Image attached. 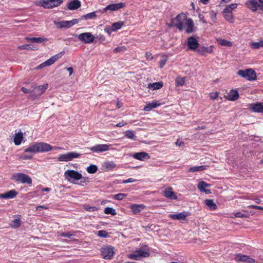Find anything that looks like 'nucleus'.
Here are the masks:
<instances>
[{
  "mask_svg": "<svg viewBox=\"0 0 263 263\" xmlns=\"http://www.w3.org/2000/svg\"><path fill=\"white\" fill-rule=\"evenodd\" d=\"M150 255V250L148 247L146 245L142 246L138 249L133 252V253L127 255L128 258L135 260H140L142 258L149 257Z\"/></svg>",
  "mask_w": 263,
  "mask_h": 263,
  "instance_id": "obj_1",
  "label": "nucleus"
},
{
  "mask_svg": "<svg viewBox=\"0 0 263 263\" xmlns=\"http://www.w3.org/2000/svg\"><path fill=\"white\" fill-rule=\"evenodd\" d=\"M64 177L68 182L77 184V181L83 178L82 175L77 171L68 170L64 172Z\"/></svg>",
  "mask_w": 263,
  "mask_h": 263,
  "instance_id": "obj_2",
  "label": "nucleus"
},
{
  "mask_svg": "<svg viewBox=\"0 0 263 263\" xmlns=\"http://www.w3.org/2000/svg\"><path fill=\"white\" fill-rule=\"evenodd\" d=\"M62 3V0H40L35 2V4L45 9H51L60 6Z\"/></svg>",
  "mask_w": 263,
  "mask_h": 263,
  "instance_id": "obj_3",
  "label": "nucleus"
},
{
  "mask_svg": "<svg viewBox=\"0 0 263 263\" xmlns=\"http://www.w3.org/2000/svg\"><path fill=\"white\" fill-rule=\"evenodd\" d=\"M186 16L184 14H179L172 20V26L176 27L180 31H182L184 28V22Z\"/></svg>",
  "mask_w": 263,
  "mask_h": 263,
  "instance_id": "obj_4",
  "label": "nucleus"
},
{
  "mask_svg": "<svg viewBox=\"0 0 263 263\" xmlns=\"http://www.w3.org/2000/svg\"><path fill=\"white\" fill-rule=\"evenodd\" d=\"M237 74L248 81H253L256 78V73L252 69L239 70Z\"/></svg>",
  "mask_w": 263,
  "mask_h": 263,
  "instance_id": "obj_5",
  "label": "nucleus"
},
{
  "mask_svg": "<svg viewBox=\"0 0 263 263\" xmlns=\"http://www.w3.org/2000/svg\"><path fill=\"white\" fill-rule=\"evenodd\" d=\"M13 179L17 182H20L22 183H27L28 184H32V179L28 175L24 173H15L12 176Z\"/></svg>",
  "mask_w": 263,
  "mask_h": 263,
  "instance_id": "obj_6",
  "label": "nucleus"
},
{
  "mask_svg": "<svg viewBox=\"0 0 263 263\" xmlns=\"http://www.w3.org/2000/svg\"><path fill=\"white\" fill-rule=\"evenodd\" d=\"M62 55V52L59 53L52 57H51L50 59H48L45 62L41 63L38 66L35 67L34 69L35 70L41 69L45 67L49 66L52 65L55 62H56L58 59L61 58Z\"/></svg>",
  "mask_w": 263,
  "mask_h": 263,
  "instance_id": "obj_7",
  "label": "nucleus"
},
{
  "mask_svg": "<svg viewBox=\"0 0 263 263\" xmlns=\"http://www.w3.org/2000/svg\"><path fill=\"white\" fill-rule=\"evenodd\" d=\"M79 22L78 19H73L70 21H62L60 22L54 21V24L58 28H68L78 24Z\"/></svg>",
  "mask_w": 263,
  "mask_h": 263,
  "instance_id": "obj_8",
  "label": "nucleus"
},
{
  "mask_svg": "<svg viewBox=\"0 0 263 263\" xmlns=\"http://www.w3.org/2000/svg\"><path fill=\"white\" fill-rule=\"evenodd\" d=\"M101 254L103 258L110 259L115 254L114 248L110 246H106L101 248Z\"/></svg>",
  "mask_w": 263,
  "mask_h": 263,
  "instance_id": "obj_9",
  "label": "nucleus"
},
{
  "mask_svg": "<svg viewBox=\"0 0 263 263\" xmlns=\"http://www.w3.org/2000/svg\"><path fill=\"white\" fill-rule=\"evenodd\" d=\"M78 39L83 43L89 44L93 42L95 37L90 32H84L79 34Z\"/></svg>",
  "mask_w": 263,
  "mask_h": 263,
  "instance_id": "obj_10",
  "label": "nucleus"
},
{
  "mask_svg": "<svg viewBox=\"0 0 263 263\" xmlns=\"http://www.w3.org/2000/svg\"><path fill=\"white\" fill-rule=\"evenodd\" d=\"M80 154L76 152H70L65 154L61 155L58 158L60 161H69L74 158L79 157Z\"/></svg>",
  "mask_w": 263,
  "mask_h": 263,
  "instance_id": "obj_11",
  "label": "nucleus"
},
{
  "mask_svg": "<svg viewBox=\"0 0 263 263\" xmlns=\"http://www.w3.org/2000/svg\"><path fill=\"white\" fill-rule=\"evenodd\" d=\"M111 145L106 144H98L90 148V149L95 153H103L109 149Z\"/></svg>",
  "mask_w": 263,
  "mask_h": 263,
  "instance_id": "obj_12",
  "label": "nucleus"
},
{
  "mask_svg": "<svg viewBox=\"0 0 263 263\" xmlns=\"http://www.w3.org/2000/svg\"><path fill=\"white\" fill-rule=\"evenodd\" d=\"M234 259L237 262H243L246 263H254L255 260L250 256L243 255L240 253L236 254L234 257Z\"/></svg>",
  "mask_w": 263,
  "mask_h": 263,
  "instance_id": "obj_13",
  "label": "nucleus"
},
{
  "mask_svg": "<svg viewBox=\"0 0 263 263\" xmlns=\"http://www.w3.org/2000/svg\"><path fill=\"white\" fill-rule=\"evenodd\" d=\"M125 6V4L124 3H119L117 4H110L106 6L103 10V12H106L108 10L110 11H117Z\"/></svg>",
  "mask_w": 263,
  "mask_h": 263,
  "instance_id": "obj_14",
  "label": "nucleus"
},
{
  "mask_svg": "<svg viewBox=\"0 0 263 263\" xmlns=\"http://www.w3.org/2000/svg\"><path fill=\"white\" fill-rule=\"evenodd\" d=\"M38 153L47 152L51 151L53 148L49 144L44 142H36Z\"/></svg>",
  "mask_w": 263,
  "mask_h": 263,
  "instance_id": "obj_15",
  "label": "nucleus"
},
{
  "mask_svg": "<svg viewBox=\"0 0 263 263\" xmlns=\"http://www.w3.org/2000/svg\"><path fill=\"white\" fill-rule=\"evenodd\" d=\"M187 45L190 49L195 50L197 49L199 43L195 37L190 36L187 38Z\"/></svg>",
  "mask_w": 263,
  "mask_h": 263,
  "instance_id": "obj_16",
  "label": "nucleus"
},
{
  "mask_svg": "<svg viewBox=\"0 0 263 263\" xmlns=\"http://www.w3.org/2000/svg\"><path fill=\"white\" fill-rule=\"evenodd\" d=\"M245 5L253 12H255L258 8V3L257 0H249L246 2Z\"/></svg>",
  "mask_w": 263,
  "mask_h": 263,
  "instance_id": "obj_17",
  "label": "nucleus"
},
{
  "mask_svg": "<svg viewBox=\"0 0 263 263\" xmlns=\"http://www.w3.org/2000/svg\"><path fill=\"white\" fill-rule=\"evenodd\" d=\"M184 27L185 32L187 33H192L194 31V24L191 18L185 19Z\"/></svg>",
  "mask_w": 263,
  "mask_h": 263,
  "instance_id": "obj_18",
  "label": "nucleus"
},
{
  "mask_svg": "<svg viewBox=\"0 0 263 263\" xmlns=\"http://www.w3.org/2000/svg\"><path fill=\"white\" fill-rule=\"evenodd\" d=\"M197 51L202 55H205L208 53H212L213 51V46L212 45L208 47L201 46L197 49Z\"/></svg>",
  "mask_w": 263,
  "mask_h": 263,
  "instance_id": "obj_19",
  "label": "nucleus"
},
{
  "mask_svg": "<svg viewBox=\"0 0 263 263\" xmlns=\"http://www.w3.org/2000/svg\"><path fill=\"white\" fill-rule=\"evenodd\" d=\"M164 196L170 199H177V196L173 192V189L171 187L165 189L164 191Z\"/></svg>",
  "mask_w": 263,
  "mask_h": 263,
  "instance_id": "obj_20",
  "label": "nucleus"
},
{
  "mask_svg": "<svg viewBox=\"0 0 263 263\" xmlns=\"http://www.w3.org/2000/svg\"><path fill=\"white\" fill-rule=\"evenodd\" d=\"M188 216L187 213L183 212L178 214H171L169 215V217L173 220H185L186 217Z\"/></svg>",
  "mask_w": 263,
  "mask_h": 263,
  "instance_id": "obj_21",
  "label": "nucleus"
},
{
  "mask_svg": "<svg viewBox=\"0 0 263 263\" xmlns=\"http://www.w3.org/2000/svg\"><path fill=\"white\" fill-rule=\"evenodd\" d=\"M133 157L137 160L141 161L147 160L150 158L148 154L144 152L134 153L133 155Z\"/></svg>",
  "mask_w": 263,
  "mask_h": 263,
  "instance_id": "obj_22",
  "label": "nucleus"
},
{
  "mask_svg": "<svg viewBox=\"0 0 263 263\" xmlns=\"http://www.w3.org/2000/svg\"><path fill=\"white\" fill-rule=\"evenodd\" d=\"M18 193L14 190H10L6 193L0 194V198L12 199L16 196Z\"/></svg>",
  "mask_w": 263,
  "mask_h": 263,
  "instance_id": "obj_23",
  "label": "nucleus"
},
{
  "mask_svg": "<svg viewBox=\"0 0 263 263\" xmlns=\"http://www.w3.org/2000/svg\"><path fill=\"white\" fill-rule=\"evenodd\" d=\"M161 105V103L158 101H153L146 104L144 108V110L149 111L153 108H156Z\"/></svg>",
  "mask_w": 263,
  "mask_h": 263,
  "instance_id": "obj_24",
  "label": "nucleus"
},
{
  "mask_svg": "<svg viewBox=\"0 0 263 263\" xmlns=\"http://www.w3.org/2000/svg\"><path fill=\"white\" fill-rule=\"evenodd\" d=\"M227 100L234 101L237 100L239 98V93L237 90L232 89L226 96Z\"/></svg>",
  "mask_w": 263,
  "mask_h": 263,
  "instance_id": "obj_25",
  "label": "nucleus"
},
{
  "mask_svg": "<svg viewBox=\"0 0 263 263\" xmlns=\"http://www.w3.org/2000/svg\"><path fill=\"white\" fill-rule=\"evenodd\" d=\"M249 108L255 112H263V105L261 103L251 104Z\"/></svg>",
  "mask_w": 263,
  "mask_h": 263,
  "instance_id": "obj_26",
  "label": "nucleus"
},
{
  "mask_svg": "<svg viewBox=\"0 0 263 263\" xmlns=\"http://www.w3.org/2000/svg\"><path fill=\"white\" fill-rule=\"evenodd\" d=\"M238 5V4L237 3H232L231 4L227 5L222 11L227 13H233V11L237 8Z\"/></svg>",
  "mask_w": 263,
  "mask_h": 263,
  "instance_id": "obj_27",
  "label": "nucleus"
},
{
  "mask_svg": "<svg viewBox=\"0 0 263 263\" xmlns=\"http://www.w3.org/2000/svg\"><path fill=\"white\" fill-rule=\"evenodd\" d=\"M24 139L23 134L22 132H20L15 134L14 137V143L16 145H19L21 144L23 139Z\"/></svg>",
  "mask_w": 263,
  "mask_h": 263,
  "instance_id": "obj_28",
  "label": "nucleus"
},
{
  "mask_svg": "<svg viewBox=\"0 0 263 263\" xmlns=\"http://www.w3.org/2000/svg\"><path fill=\"white\" fill-rule=\"evenodd\" d=\"M210 184L206 183L204 181H201L198 184V189L202 192H204L206 194H209L210 193L209 190H206L205 188L209 187Z\"/></svg>",
  "mask_w": 263,
  "mask_h": 263,
  "instance_id": "obj_29",
  "label": "nucleus"
},
{
  "mask_svg": "<svg viewBox=\"0 0 263 263\" xmlns=\"http://www.w3.org/2000/svg\"><path fill=\"white\" fill-rule=\"evenodd\" d=\"M81 6V2L79 0H73L69 3L68 8L69 10H75Z\"/></svg>",
  "mask_w": 263,
  "mask_h": 263,
  "instance_id": "obj_30",
  "label": "nucleus"
},
{
  "mask_svg": "<svg viewBox=\"0 0 263 263\" xmlns=\"http://www.w3.org/2000/svg\"><path fill=\"white\" fill-rule=\"evenodd\" d=\"M145 206L143 204H133L130 206V209H132L133 212L134 214L138 213L141 211L144 208Z\"/></svg>",
  "mask_w": 263,
  "mask_h": 263,
  "instance_id": "obj_31",
  "label": "nucleus"
},
{
  "mask_svg": "<svg viewBox=\"0 0 263 263\" xmlns=\"http://www.w3.org/2000/svg\"><path fill=\"white\" fill-rule=\"evenodd\" d=\"M24 152L25 153H38L37 143H34L26 148Z\"/></svg>",
  "mask_w": 263,
  "mask_h": 263,
  "instance_id": "obj_32",
  "label": "nucleus"
},
{
  "mask_svg": "<svg viewBox=\"0 0 263 263\" xmlns=\"http://www.w3.org/2000/svg\"><path fill=\"white\" fill-rule=\"evenodd\" d=\"M48 88V84H45L43 85L37 86L34 88V89L37 92L38 96L43 94Z\"/></svg>",
  "mask_w": 263,
  "mask_h": 263,
  "instance_id": "obj_33",
  "label": "nucleus"
},
{
  "mask_svg": "<svg viewBox=\"0 0 263 263\" xmlns=\"http://www.w3.org/2000/svg\"><path fill=\"white\" fill-rule=\"evenodd\" d=\"M26 40L32 43H42L44 42H46L48 39L45 37H27Z\"/></svg>",
  "mask_w": 263,
  "mask_h": 263,
  "instance_id": "obj_34",
  "label": "nucleus"
},
{
  "mask_svg": "<svg viewBox=\"0 0 263 263\" xmlns=\"http://www.w3.org/2000/svg\"><path fill=\"white\" fill-rule=\"evenodd\" d=\"M163 85V84L162 82L149 83L148 84V88L152 90L159 89L162 87Z\"/></svg>",
  "mask_w": 263,
  "mask_h": 263,
  "instance_id": "obj_35",
  "label": "nucleus"
},
{
  "mask_svg": "<svg viewBox=\"0 0 263 263\" xmlns=\"http://www.w3.org/2000/svg\"><path fill=\"white\" fill-rule=\"evenodd\" d=\"M224 18L227 22L233 23L234 22V16L233 13H227L226 12H222Z\"/></svg>",
  "mask_w": 263,
  "mask_h": 263,
  "instance_id": "obj_36",
  "label": "nucleus"
},
{
  "mask_svg": "<svg viewBox=\"0 0 263 263\" xmlns=\"http://www.w3.org/2000/svg\"><path fill=\"white\" fill-rule=\"evenodd\" d=\"M206 165H200V166H195L191 167L189 170V172H199L203 170H204L206 168Z\"/></svg>",
  "mask_w": 263,
  "mask_h": 263,
  "instance_id": "obj_37",
  "label": "nucleus"
},
{
  "mask_svg": "<svg viewBox=\"0 0 263 263\" xmlns=\"http://www.w3.org/2000/svg\"><path fill=\"white\" fill-rule=\"evenodd\" d=\"M116 164L112 161L105 162L103 163L102 166L108 170L113 169L116 167Z\"/></svg>",
  "mask_w": 263,
  "mask_h": 263,
  "instance_id": "obj_38",
  "label": "nucleus"
},
{
  "mask_svg": "<svg viewBox=\"0 0 263 263\" xmlns=\"http://www.w3.org/2000/svg\"><path fill=\"white\" fill-rule=\"evenodd\" d=\"M250 46L252 49H256L260 47H263V41L260 40L258 42H251L250 43Z\"/></svg>",
  "mask_w": 263,
  "mask_h": 263,
  "instance_id": "obj_39",
  "label": "nucleus"
},
{
  "mask_svg": "<svg viewBox=\"0 0 263 263\" xmlns=\"http://www.w3.org/2000/svg\"><path fill=\"white\" fill-rule=\"evenodd\" d=\"M205 204L211 210H215L217 208L216 204L214 202L212 199H206L205 200Z\"/></svg>",
  "mask_w": 263,
  "mask_h": 263,
  "instance_id": "obj_40",
  "label": "nucleus"
},
{
  "mask_svg": "<svg viewBox=\"0 0 263 263\" xmlns=\"http://www.w3.org/2000/svg\"><path fill=\"white\" fill-rule=\"evenodd\" d=\"M219 44L221 46L230 47L232 45V43L228 40L224 39H219L217 40Z\"/></svg>",
  "mask_w": 263,
  "mask_h": 263,
  "instance_id": "obj_41",
  "label": "nucleus"
},
{
  "mask_svg": "<svg viewBox=\"0 0 263 263\" xmlns=\"http://www.w3.org/2000/svg\"><path fill=\"white\" fill-rule=\"evenodd\" d=\"M124 22L122 21H118L117 22L114 23L112 24V27L113 28V30L116 31L121 28V27L123 26Z\"/></svg>",
  "mask_w": 263,
  "mask_h": 263,
  "instance_id": "obj_42",
  "label": "nucleus"
},
{
  "mask_svg": "<svg viewBox=\"0 0 263 263\" xmlns=\"http://www.w3.org/2000/svg\"><path fill=\"white\" fill-rule=\"evenodd\" d=\"M125 136L128 138L130 139L133 140H136V136L134 133V132L131 130H128L125 133Z\"/></svg>",
  "mask_w": 263,
  "mask_h": 263,
  "instance_id": "obj_43",
  "label": "nucleus"
},
{
  "mask_svg": "<svg viewBox=\"0 0 263 263\" xmlns=\"http://www.w3.org/2000/svg\"><path fill=\"white\" fill-rule=\"evenodd\" d=\"M21 225V219L20 218L17 217L14 219L10 224L11 227L14 228H17Z\"/></svg>",
  "mask_w": 263,
  "mask_h": 263,
  "instance_id": "obj_44",
  "label": "nucleus"
},
{
  "mask_svg": "<svg viewBox=\"0 0 263 263\" xmlns=\"http://www.w3.org/2000/svg\"><path fill=\"white\" fill-rule=\"evenodd\" d=\"M83 18L85 20H94L97 17L96 12H92L84 15Z\"/></svg>",
  "mask_w": 263,
  "mask_h": 263,
  "instance_id": "obj_45",
  "label": "nucleus"
},
{
  "mask_svg": "<svg viewBox=\"0 0 263 263\" xmlns=\"http://www.w3.org/2000/svg\"><path fill=\"white\" fill-rule=\"evenodd\" d=\"M86 170L88 173L94 174L97 171L98 167L96 165L91 164L87 167Z\"/></svg>",
  "mask_w": 263,
  "mask_h": 263,
  "instance_id": "obj_46",
  "label": "nucleus"
},
{
  "mask_svg": "<svg viewBox=\"0 0 263 263\" xmlns=\"http://www.w3.org/2000/svg\"><path fill=\"white\" fill-rule=\"evenodd\" d=\"M175 83L177 86H183L185 83V78H177L175 80Z\"/></svg>",
  "mask_w": 263,
  "mask_h": 263,
  "instance_id": "obj_47",
  "label": "nucleus"
},
{
  "mask_svg": "<svg viewBox=\"0 0 263 263\" xmlns=\"http://www.w3.org/2000/svg\"><path fill=\"white\" fill-rule=\"evenodd\" d=\"M104 213L106 214H110L111 215H116L117 213L116 210L112 208L107 207L104 209Z\"/></svg>",
  "mask_w": 263,
  "mask_h": 263,
  "instance_id": "obj_48",
  "label": "nucleus"
},
{
  "mask_svg": "<svg viewBox=\"0 0 263 263\" xmlns=\"http://www.w3.org/2000/svg\"><path fill=\"white\" fill-rule=\"evenodd\" d=\"M126 196L127 195L125 194L119 193L117 194L113 195L112 196V199L118 200H121L123 199L124 198L126 197Z\"/></svg>",
  "mask_w": 263,
  "mask_h": 263,
  "instance_id": "obj_49",
  "label": "nucleus"
},
{
  "mask_svg": "<svg viewBox=\"0 0 263 263\" xmlns=\"http://www.w3.org/2000/svg\"><path fill=\"white\" fill-rule=\"evenodd\" d=\"M209 16L210 18L211 19L213 22H216L217 20V12L214 11V10H211L210 11Z\"/></svg>",
  "mask_w": 263,
  "mask_h": 263,
  "instance_id": "obj_50",
  "label": "nucleus"
},
{
  "mask_svg": "<svg viewBox=\"0 0 263 263\" xmlns=\"http://www.w3.org/2000/svg\"><path fill=\"white\" fill-rule=\"evenodd\" d=\"M97 235L100 237L106 238L108 236V233L105 230H100L97 232Z\"/></svg>",
  "mask_w": 263,
  "mask_h": 263,
  "instance_id": "obj_51",
  "label": "nucleus"
},
{
  "mask_svg": "<svg viewBox=\"0 0 263 263\" xmlns=\"http://www.w3.org/2000/svg\"><path fill=\"white\" fill-rule=\"evenodd\" d=\"M167 57L166 55H163L162 57V59H161V60L160 61V63H159V65H160V68H162L164 67V66L165 65L166 61H167Z\"/></svg>",
  "mask_w": 263,
  "mask_h": 263,
  "instance_id": "obj_52",
  "label": "nucleus"
},
{
  "mask_svg": "<svg viewBox=\"0 0 263 263\" xmlns=\"http://www.w3.org/2000/svg\"><path fill=\"white\" fill-rule=\"evenodd\" d=\"M112 28V26L106 25L105 26L104 31L110 35L112 32H114Z\"/></svg>",
  "mask_w": 263,
  "mask_h": 263,
  "instance_id": "obj_53",
  "label": "nucleus"
},
{
  "mask_svg": "<svg viewBox=\"0 0 263 263\" xmlns=\"http://www.w3.org/2000/svg\"><path fill=\"white\" fill-rule=\"evenodd\" d=\"M219 93L217 91L212 92L210 93L209 97L212 100H216L218 97Z\"/></svg>",
  "mask_w": 263,
  "mask_h": 263,
  "instance_id": "obj_54",
  "label": "nucleus"
},
{
  "mask_svg": "<svg viewBox=\"0 0 263 263\" xmlns=\"http://www.w3.org/2000/svg\"><path fill=\"white\" fill-rule=\"evenodd\" d=\"M84 209L88 212H94L97 210L96 206H90L88 205H85Z\"/></svg>",
  "mask_w": 263,
  "mask_h": 263,
  "instance_id": "obj_55",
  "label": "nucleus"
},
{
  "mask_svg": "<svg viewBox=\"0 0 263 263\" xmlns=\"http://www.w3.org/2000/svg\"><path fill=\"white\" fill-rule=\"evenodd\" d=\"M126 48L124 46L118 47L114 49V52L115 53H117L119 52H123L125 50Z\"/></svg>",
  "mask_w": 263,
  "mask_h": 263,
  "instance_id": "obj_56",
  "label": "nucleus"
},
{
  "mask_svg": "<svg viewBox=\"0 0 263 263\" xmlns=\"http://www.w3.org/2000/svg\"><path fill=\"white\" fill-rule=\"evenodd\" d=\"M61 236L64 237L71 238L72 236H74V235L71 232L67 233H62L61 234Z\"/></svg>",
  "mask_w": 263,
  "mask_h": 263,
  "instance_id": "obj_57",
  "label": "nucleus"
},
{
  "mask_svg": "<svg viewBox=\"0 0 263 263\" xmlns=\"http://www.w3.org/2000/svg\"><path fill=\"white\" fill-rule=\"evenodd\" d=\"M18 48L20 49H26V50L32 49L31 47H30V45H28V44H25V45H23L20 46H18Z\"/></svg>",
  "mask_w": 263,
  "mask_h": 263,
  "instance_id": "obj_58",
  "label": "nucleus"
},
{
  "mask_svg": "<svg viewBox=\"0 0 263 263\" xmlns=\"http://www.w3.org/2000/svg\"><path fill=\"white\" fill-rule=\"evenodd\" d=\"M145 58L147 60L151 61L153 59V56L150 52H146L145 54Z\"/></svg>",
  "mask_w": 263,
  "mask_h": 263,
  "instance_id": "obj_59",
  "label": "nucleus"
},
{
  "mask_svg": "<svg viewBox=\"0 0 263 263\" xmlns=\"http://www.w3.org/2000/svg\"><path fill=\"white\" fill-rule=\"evenodd\" d=\"M234 216L236 217H239V218H243V217H247V216L245 214H242L241 212H237V213H235Z\"/></svg>",
  "mask_w": 263,
  "mask_h": 263,
  "instance_id": "obj_60",
  "label": "nucleus"
},
{
  "mask_svg": "<svg viewBox=\"0 0 263 263\" xmlns=\"http://www.w3.org/2000/svg\"><path fill=\"white\" fill-rule=\"evenodd\" d=\"M135 181H136L135 179H134L133 178H129V179H128L127 180H123L122 183H132V182H134Z\"/></svg>",
  "mask_w": 263,
  "mask_h": 263,
  "instance_id": "obj_61",
  "label": "nucleus"
},
{
  "mask_svg": "<svg viewBox=\"0 0 263 263\" xmlns=\"http://www.w3.org/2000/svg\"><path fill=\"white\" fill-rule=\"evenodd\" d=\"M248 208H251L254 209L263 210V206L255 205H251L248 206Z\"/></svg>",
  "mask_w": 263,
  "mask_h": 263,
  "instance_id": "obj_62",
  "label": "nucleus"
},
{
  "mask_svg": "<svg viewBox=\"0 0 263 263\" xmlns=\"http://www.w3.org/2000/svg\"><path fill=\"white\" fill-rule=\"evenodd\" d=\"M198 17L200 22H201L203 23H206V21L204 18V16L203 15L199 14L198 15Z\"/></svg>",
  "mask_w": 263,
  "mask_h": 263,
  "instance_id": "obj_63",
  "label": "nucleus"
},
{
  "mask_svg": "<svg viewBox=\"0 0 263 263\" xmlns=\"http://www.w3.org/2000/svg\"><path fill=\"white\" fill-rule=\"evenodd\" d=\"M48 206L46 205H39L36 208V211H40L42 209H48Z\"/></svg>",
  "mask_w": 263,
  "mask_h": 263,
  "instance_id": "obj_64",
  "label": "nucleus"
}]
</instances>
